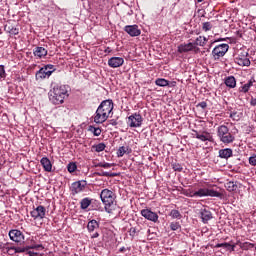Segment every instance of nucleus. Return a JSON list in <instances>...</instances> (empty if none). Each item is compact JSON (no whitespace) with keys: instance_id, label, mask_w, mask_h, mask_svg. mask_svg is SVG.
<instances>
[{"instance_id":"nucleus-3","label":"nucleus","mask_w":256,"mask_h":256,"mask_svg":"<svg viewBox=\"0 0 256 256\" xmlns=\"http://www.w3.org/2000/svg\"><path fill=\"white\" fill-rule=\"evenodd\" d=\"M217 137L224 145H231L235 141V135H233L226 125H220L217 128Z\"/></svg>"},{"instance_id":"nucleus-44","label":"nucleus","mask_w":256,"mask_h":256,"mask_svg":"<svg viewBox=\"0 0 256 256\" xmlns=\"http://www.w3.org/2000/svg\"><path fill=\"white\" fill-rule=\"evenodd\" d=\"M15 249H16V247L12 246V247L6 248V251H7L8 255H17V252L15 251Z\"/></svg>"},{"instance_id":"nucleus-26","label":"nucleus","mask_w":256,"mask_h":256,"mask_svg":"<svg viewBox=\"0 0 256 256\" xmlns=\"http://www.w3.org/2000/svg\"><path fill=\"white\" fill-rule=\"evenodd\" d=\"M89 233H93L95 229H99V222L97 220H90L87 225Z\"/></svg>"},{"instance_id":"nucleus-58","label":"nucleus","mask_w":256,"mask_h":256,"mask_svg":"<svg viewBox=\"0 0 256 256\" xmlns=\"http://www.w3.org/2000/svg\"><path fill=\"white\" fill-rule=\"evenodd\" d=\"M193 193H195V192H190L188 197H198V196H193Z\"/></svg>"},{"instance_id":"nucleus-17","label":"nucleus","mask_w":256,"mask_h":256,"mask_svg":"<svg viewBox=\"0 0 256 256\" xmlns=\"http://www.w3.org/2000/svg\"><path fill=\"white\" fill-rule=\"evenodd\" d=\"M125 63V60L121 57H112L108 60L109 67L112 69H117V67H121Z\"/></svg>"},{"instance_id":"nucleus-11","label":"nucleus","mask_w":256,"mask_h":256,"mask_svg":"<svg viewBox=\"0 0 256 256\" xmlns=\"http://www.w3.org/2000/svg\"><path fill=\"white\" fill-rule=\"evenodd\" d=\"M140 214L142 217H144V219H147V221H152V223H157V221H159V215H157L156 212L151 211L149 208L142 209Z\"/></svg>"},{"instance_id":"nucleus-15","label":"nucleus","mask_w":256,"mask_h":256,"mask_svg":"<svg viewBox=\"0 0 256 256\" xmlns=\"http://www.w3.org/2000/svg\"><path fill=\"white\" fill-rule=\"evenodd\" d=\"M109 119V116L105 114L101 109L97 108L95 115H94V123L100 125L101 123H105Z\"/></svg>"},{"instance_id":"nucleus-52","label":"nucleus","mask_w":256,"mask_h":256,"mask_svg":"<svg viewBox=\"0 0 256 256\" xmlns=\"http://www.w3.org/2000/svg\"><path fill=\"white\" fill-rule=\"evenodd\" d=\"M27 255L29 256H37V252H33V251H27Z\"/></svg>"},{"instance_id":"nucleus-54","label":"nucleus","mask_w":256,"mask_h":256,"mask_svg":"<svg viewBox=\"0 0 256 256\" xmlns=\"http://www.w3.org/2000/svg\"><path fill=\"white\" fill-rule=\"evenodd\" d=\"M217 41H227V39L226 38H219L218 40L212 42V45H213V43H217Z\"/></svg>"},{"instance_id":"nucleus-30","label":"nucleus","mask_w":256,"mask_h":256,"mask_svg":"<svg viewBox=\"0 0 256 256\" xmlns=\"http://www.w3.org/2000/svg\"><path fill=\"white\" fill-rule=\"evenodd\" d=\"M125 153H131V149L129 148V146H121L117 151V157H123Z\"/></svg>"},{"instance_id":"nucleus-60","label":"nucleus","mask_w":256,"mask_h":256,"mask_svg":"<svg viewBox=\"0 0 256 256\" xmlns=\"http://www.w3.org/2000/svg\"><path fill=\"white\" fill-rule=\"evenodd\" d=\"M93 167H95V165H99V163H97V161H93Z\"/></svg>"},{"instance_id":"nucleus-24","label":"nucleus","mask_w":256,"mask_h":256,"mask_svg":"<svg viewBox=\"0 0 256 256\" xmlns=\"http://www.w3.org/2000/svg\"><path fill=\"white\" fill-rule=\"evenodd\" d=\"M207 41H209V39L205 36L197 37L195 42L193 43L194 49H196V47H205V45H207Z\"/></svg>"},{"instance_id":"nucleus-64","label":"nucleus","mask_w":256,"mask_h":256,"mask_svg":"<svg viewBox=\"0 0 256 256\" xmlns=\"http://www.w3.org/2000/svg\"><path fill=\"white\" fill-rule=\"evenodd\" d=\"M26 247H35V245H30V246H26Z\"/></svg>"},{"instance_id":"nucleus-42","label":"nucleus","mask_w":256,"mask_h":256,"mask_svg":"<svg viewBox=\"0 0 256 256\" xmlns=\"http://www.w3.org/2000/svg\"><path fill=\"white\" fill-rule=\"evenodd\" d=\"M7 77V73L5 72V66L0 65V79H5Z\"/></svg>"},{"instance_id":"nucleus-29","label":"nucleus","mask_w":256,"mask_h":256,"mask_svg":"<svg viewBox=\"0 0 256 256\" xmlns=\"http://www.w3.org/2000/svg\"><path fill=\"white\" fill-rule=\"evenodd\" d=\"M88 131H89L90 133H93V136H94V137H99V135H101V133H102L101 128H99V127L96 128V127L93 126V125L88 126Z\"/></svg>"},{"instance_id":"nucleus-32","label":"nucleus","mask_w":256,"mask_h":256,"mask_svg":"<svg viewBox=\"0 0 256 256\" xmlns=\"http://www.w3.org/2000/svg\"><path fill=\"white\" fill-rule=\"evenodd\" d=\"M107 145L105 143H99L92 146V151H95L96 153H101V151H105V148Z\"/></svg>"},{"instance_id":"nucleus-4","label":"nucleus","mask_w":256,"mask_h":256,"mask_svg":"<svg viewBox=\"0 0 256 256\" xmlns=\"http://www.w3.org/2000/svg\"><path fill=\"white\" fill-rule=\"evenodd\" d=\"M55 65L47 64L40 68L35 74L36 81H43V79H49L53 73H55Z\"/></svg>"},{"instance_id":"nucleus-13","label":"nucleus","mask_w":256,"mask_h":256,"mask_svg":"<svg viewBox=\"0 0 256 256\" xmlns=\"http://www.w3.org/2000/svg\"><path fill=\"white\" fill-rule=\"evenodd\" d=\"M98 109H100L109 117V115H111V113L113 112V100L102 101L101 104L98 106Z\"/></svg>"},{"instance_id":"nucleus-35","label":"nucleus","mask_w":256,"mask_h":256,"mask_svg":"<svg viewBox=\"0 0 256 256\" xmlns=\"http://www.w3.org/2000/svg\"><path fill=\"white\" fill-rule=\"evenodd\" d=\"M91 205V199L90 198H84L80 202L81 209H88Z\"/></svg>"},{"instance_id":"nucleus-6","label":"nucleus","mask_w":256,"mask_h":256,"mask_svg":"<svg viewBox=\"0 0 256 256\" xmlns=\"http://www.w3.org/2000/svg\"><path fill=\"white\" fill-rule=\"evenodd\" d=\"M229 51V44H219L212 50V56L214 61H219L221 57H225Z\"/></svg>"},{"instance_id":"nucleus-12","label":"nucleus","mask_w":256,"mask_h":256,"mask_svg":"<svg viewBox=\"0 0 256 256\" xmlns=\"http://www.w3.org/2000/svg\"><path fill=\"white\" fill-rule=\"evenodd\" d=\"M9 237L11 241H14L15 243L25 242V235H23V232H21V230H17V229L10 230Z\"/></svg>"},{"instance_id":"nucleus-14","label":"nucleus","mask_w":256,"mask_h":256,"mask_svg":"<svg viewBox=\"0 0 256 256\" xmlns=\"http://www.w3.org/2000/svg\"><path fill=\"white\" fill-rule=\"evenodd\" d=\"M193 137H195L196 139H199V141H213V136L211 135V133L207 132V131H203V132H198L197 130H193Z\"/></svg>"},{"instance_id":"nucleus-18","label":"nucleus","mask_w":256,"mask_h":256,"mask_svg":"<svg viewBox=\"0 0 256 256\" xmlns=\"http://www.w3.org/2000/svg\"><path fill=\"white\" fill-rule=\"evenodd\" d=\"M200 217L202 219V222L207 224L211 219H213V214L208 209L204 208L200 210Z\"/></svg>"},{"instance_id":"nucleus-2","label":"nucleus","mask_w":256,"mask_h":256,"mask_svg":"<svg viewBox=\"0 0 256 256\" xmlns=\"http://www.w3.org/2000/svg\"><path fill=\"white\" fill-rule=\"evenodd\" d=\"M100 198L105 206V211L107 213H113V211H115V207H117V203L115 202V193L109 189H104L100 193Z\"/></svg>"},{"instance_id":"nucleus-7","label":"nucleus","mask_w":256,"mask_h":256,"mask_svg":"<svg viewBox=\"0 0 256 256\" xmlns=\"http://www.w3.org/2000/svg\"><path fill=\"white\" fill-rule=\"evenodd\" d=\"M192 196H198V197H223V194L220 192H217L213 189L208 188H200L199 190L195 191Z\"/></svg>"},{"instance_id":"nucleus-1","label":"nucleus","mask_w":256,"mask_h":256,"mask_svg":"<svg viewBox=\"0 0 256 256\" xmlns=\"http://www.w3.org/2000/svg\"><path fill=\"white\" fill-rule=\"evenodd\" d=\"M69 86L57 85L49 92V100L53 105H61L65 102V98L69 97Z\"/></svg>"},{"instance_id":"nucleus-57","label":"nucleus","mask_w":256,"mask_h":256,"mask_svg":"<svg viewBox=\"0 0 256 256\" xmlns=\"http://www.w3.org/2000/svg\"><path fill=\"white\" fill-rule=\"evenodd\" d=\"M95 167H103V162H99Z\"/></svg>"},{"instance_id":"nucleus-28","label":"nucleus","mask_w":256,"mask_h":256,"mask_svg":"<svg viewBox=\"0 0 256 256\" xmlns=\"http://www.w3.org/2000/svg\"><path fill=\"white\" fill-rule=\"evenodd\" d=\"M240 249L243 251H251V249H255V244L250 242H243L239 244Z\"/></svg>"},{"instance_id":"nucleus-45","label":"nucleus","mask_w":256,"mask_h":256,"mask_svg":"<svg viewBox=\"0 0 256 256\" xmlns=\"http://www.w3.org/2000/svg\"><path fill=\"white\" fill-rule=\"evenodd\" d=\"M249 164L252 165V167H256V154L249 158Z\"/></svg>"},{"instance_id":"nucleus-63","label":"nucleus","mask_w":256,"mask_h":256,"mask_svg":"<svg viewBox=\"0 0 256 256\" xmlns=\"http://www.w3.org/2000/svg\"><path fill=\"white\" fill-rule=\"evenodd\" d=\"M234 115H235V113H234V114H232V115H230V117H231V118H233V117H234Z\"/></svg>"},{"instance_id":"nucleus-34","label":"nucleus","mask_w":256,"mask_h":256,"mask_svg":"<svg viewBox=\"0 0 256 256\" xmlns=\"http://www.w3.org/2000/svg\"><path fill=\"white\" fill-rule=\"evenodd\" d=\"M169 217L172 219H182L183 215H181V212L179 210L173 209L169 213Z\"/></svg>"},{"instance_id":"nucleus-25","label":"nucleus","mask_w":256,"mask_h":256,"mask_svg":"<svg viewBox=\"0 0 256 256\" xmlns=\"http://www.w3.org/2000/svg\"><path fill=\"white\" fill-rule=\"evenodd\" d=\"M255 80H249L246 84L239 87V93H249V89L253 87Z\"/></svg>"},{"instance_id":"nucleus-27","label":"nucleus","mask_w":256,"mask_h":256,"mask_svg":"<svg viewBox=\"0 0 256 256\" xmlns=\"http://www.w3.org/2000/svg\"><path fill=\"white\" fill-rule=\"evenodd\" d=\"M5 31H7V33H9L10 35H19V28L13 25H6Z\"/></svg>"},{"instance_id":"nucleus-36","label":"nucleus","mask_w":256,"mask_h":256,"mask_svg":"<svg viewBox=\"0 0 256 256\" xmlns=\"http://www.w3.org/2000/svg\"><path fill=\"white\" fill-rule=\"evenodd\" d=\"M211 29H213V23H211V22H203L202 23V31H204V33L211 31Z\"/></svg>"},{"instance_id":"nucleus-8","label":"nucleus","mask_w":256,"mask_h":256,"mask_svg":"<svg viewBox=\"0 0 256 256\" xmlns=\"http://www.w3.org/2000/svg\"><path fill=\"white\" fill-rule=\"evenodd\" d=\"M127 125L131 128L141 127L143 125V116L139 113L131 114L127 119Z\"/></svg>"},{"instance_id":"nucleus-9","label":"nucleus","mask_w":256,"mask_h":256,"mask_svg":"<svg viewBox=\"0 0 256 256\" xmlns=\"http://www.w3.org/2000/svg\"><path fill=\"white\" fill-rule=\"evenodd\" d=\"M85 187H87V181L79 180L71 184L70 191L72 195H79V193H83V191H85Z\"/></svg>"},{"instance_id":"nucleus-43","label":"nucleus","mask_w":256,"mask_h":256,"mask_svg":"<svg viewBox=\"0 0 256 256\" xmlns=\"http://www.w3.org/2000/svg\"><path fill=\"white\" fill-rule=\"evenodd\" d=\"M29 250L31 249H36V251H43V249H45V247L43 246V244H35V247H28Z\"/></svg>"},{"instance_id":"nucleus-51","label":"nucleus","mask_w":256,"mask_h":256,"mask_svg":"<svg viewBox=\"0 0 256 256\" xmlns=\"http://www.w3.org/2000/svg\"><path fill=\"white\" fill-rule=\"evenodd\" d=\"M135 233H137V228L135 227L130 228V235L134 236Z\"/></svg>"},{"instance_id":"nucleus-41","label":"nucleus","mask_w":256,"mask_h":256,"mask_svg":"<svg viewBox=\"0 0 256 256\" xmlns=\"http://www.w3.org/2000/svg\"><path fill=\"white\" fill-rule=\"evenodd\" d=\"M172 169L174 171H178V173H181V171H183V166L179 163H173L172 164Z\"/></svg>"},{"instance_id":"nucleus-39","label":"nucleus","mask_w":256,"mask_h":256,"mask_svg":"<svg viewBox=\"0 0 256 256\" xmlns=\"http://www.w3.org/2000/svg\"><path fill=\"white\" fill-rule=\"evenodd\" d=\"M170 229L171 231H178V229H181V224L179 222H171Z\"/></svg>"},{"instance_id":"nucleus-20","label":"nucleus","mask_w":256,"mask_h":256,"mask_svg":"<svg viewBox=\"0 0 256 256\" xmlns=\"http://www.w3.org/2000/svg\"><path fill=\"white\" fill-rule=\"evenodd\" d=\"M40 163H41L44 171H46L47 173H51V171H53V164H51V160H49V158L43 157L40 160Z\"/></svg>"},{"instance_id":"nucleus-55","label":"nucleus","mask_w":256,"mask_h":256,"mask_svg":"<svg viewBox=\"0 0 256 256\" xmlns=\"http://www.w3.org/2000/svg\"><path fill=\"white\" fill-rule=\"evenodd\" d=\"M221 247H223L222 243H218V244L215 245V248H216V249H219V248H221Z\"/></svg>"},{"instance_id":"nucleus-5","label":"nucleus","mask_w":256,"mask_h":256,"mask_svg":"<svg viewBox=\"0 0 256 256\" xmlns=\"http://www.w3.org/2000/svg\"><path fill=\"white\" fill-rule=\"evenodd\" d=\"M234 61L240 67H249L251 65V60H249V52L245 50L240 51L235 57Z\"/></svg>"},{"instance_id":"nucleus-22","label":"nucleus","mask_w":256,"mask_h":256,"mask_svg":"<svg viewBox=\"0 0 256 256\" xmlns=\"http://www.w3.org/2000/svg\"><path fill=\"white\" fill-rule=\"evenodd\" d=\"M33 53L34 56L38 59H43V57H47V49L41 46L34 48Z\"/></svg>"},{"instance_id":"nucleus-33","label":"nucleus","mask_w":256,"mask_h":256,"mask_svg":"<svg viewBox=\"0 0 256 256\" xmlns=\"http://www.w3.org/2000/svg\"><path fill=\"white\" fill-rule=\"evenodd\" d=\"M225 188L227 189V191L232 193V191H235L236 189H238V186L236 182L230 181L225 184Z\"/></svg>"},{"instance_id":"nucleus-62","label":"nucleus","mask_w":256,"mask_h":256,"mask_svg":"<svg viewBox=\"0 0 256 256\" xmlns=\"http://www.w3.org/2000/svg\"><path fill=\"white\" fill-rule=\"evenodd\" d=\"M197 1H198V3H202L203 0H197Z\"/></svg>"},{"instance_id":"nucleus-59","label":"nucleus","mask_w":256,"mask_h":256,"mask_svg":"<svg viewBox=\"0 0 256 256\" xmlns=\"http://www.w3.org/2000/svg\"><path fill=\"white\" fill-rule=\"evenodd\" d=\"M124 251H125V247H122V248L119 249L120 253H123Z\"/></svg>"},{"instance_id":"nucleus-40","label":"nucleus","mask_w":256,"mask_h":256,"mask_svg":"<svg viewBox=\"0 0 256 256\" xmlns=\"http://www.w3.org/2000/svg\"><path fill=\"white\" fill-rule=\"evenodd\" d=\"M26 251H29V247L27 246H18L15 249L16 253H26Z\"/></svg>"},{"instance_id":"nucleus-31","label":"nucleus","mask_w":256,"mask_h":256,"mask_svg":"<svg viewBox=\"0 0 256 256\" xmlns=\"http://www.w3.org/2000/svg\"><path fill=\"white\" fill-rule=\"evenodd\" d=\"M155 85H157L158 87H168L169 81L165 78H157L155 80Z\"/></svg>"},{"instance_id":"nucleus-49","label":"nucleus","mask_w":256,"mask_h":256,"mask_svg":"<svg viewBox=\"0 0 256 256\" xmlns=\"http://www.w3.org/2000/svg\"><path fill=\"white\" fill-rule=\"evenodd\" d=\"M250 105H251L252 107H256V97H252V98L250 99Z\"/></svg>"},{"instance_id":"nucleus-21","label":"nucleus","mask_w":256,"mask_h":256,"mask_svg":"<svg viewBox=\"0 0 256 256\" xmlns=\"http://www.w3.org/2000/svg\"><path fill=\"white\" fill-rule=\"evenodd\" d=\"M218 157H220V159H229L230 157H233V149L231 148L220 149L218 152Z\"/></svg>"},{"instance_id":"nucleus-19","label":"nucleus","mask_w":256,"mask_h":256,"mask_svg":"<svg viewBox=\"0 0 256 256\" xmlns=\"http://www.w3.org/2000/svg\"><path fill=\"white\" fill-rule=\"evenodd\" d=\"M193 49H195L193 42H189L188 44H180L178 46V53H189V51H193Z\"/></svg>"},{"instance_id":"nucleus-48","label":"nucleus","mask_w":256,"mask_h":256,"mask_svg":"<svg viewBox=\"0 0 256 256\" xmlns=\"http://www.w3.org/2000/svg\"><path fill=\"white\" fill-rule=\"evenodd\" d=\"M236 245L233 244V241H230V246L228 247V251H235Z\"/></svg>"},{"instance_id":"nucleus-16","label":"nucleus","mask_w":256,"mask_h":256,"mask_svg":"<svg viewBox=\"0 0 256 256\" xmlns=\"http://www.w3.org/2000/svg\"><path fill=\"white\" fill-rule=\"evenodd\" d=\"M124 31L130 35V37H139L141 35V30L137 25L125 26Z\"/></svg>"},{"instance_id":"nucleus-50","label":"nucleus","mask_w":256,"mask_h":256,"mask_svg":"<svg viewBox=\"0 0 256 256\" xmlns=\"http://www.w3.org/2000/svg\"><path fill=\"white\" fill-rule=\"evenodd\" d=\"M222 247H223L224 249H229V247H231V243H230V242H229V243L224 242V243H222Z\"/></svg>"},{"instance_id":"nucleus-23","label":"nucleus","mask_w":256,"mask_h":256,"mask_svg":"<svg viewBox=\"0 0 256 256\" xmlns=\"http://www.w3.org/2000/svg\"><path fill=\"white\" fill-rule=\"evenodd\" d=\"M224 83L229 89H235L237 87V79L234 76H227L224 79Z\"/></svg>"},{"instance_id":"nucleus-61","label":"nucleus","mask_w":256,"mask_h":256,"mask_svg":"<svg viewBox=\"0 0 256 256\" xmlns=\"http://www.w3.org/2000/svg\"><path fill=\"white\" fill-rule=\"evenodd\" d=\"M240 243H242V242L238 241L235 245H239Z\"/></svg>"},{"instance_id":"nucleus-47","label":"nucleus","mask_w":256,"mask_h":256,"mask_svg":"<svg viewBox=\"0 0 256 256\" xmlns=\"http://www.w3.org/2000/svg\"><path fill=\"white\" fill-rule=\"evenodd\" d=\"M196 107H200L201 109H207V102L202 101L196 105Z\"/></svg>"},{"instance_id":"nucleus-10","label":"nucleus","mask_w":256,"mask_h":256,"mask_svg":"<svg viewBox=\"0 0 256 256\" xmlns=\"http://www.w3.org/2000/svg\"><path fill=\"white\" fill-rule=\"evenodd\" d=\"M46 213H47V209L45 208V206L39 205L30 212V215L32 219L37 220V219H45Z\"/></svg>"},{"instance_id":"nucleus-38","label":"nucleus","mask_w":256,"mask_h":256,"mask_svg":"<svg viewBox=\"0 0 256 256\" xmlns=\"http://www.w3.org/2000/svg\"><path fill=\"white\" fill-rule=\"evenodd\" d=\"M67 169L70 173H75L77 171V164L75 162H70L67 165Z\"/></svg>"},{"instance_id":"nucleus-37","label":"nucleus","mask_w":256,"mask_h":256,"mask_svg":"<svg viewBox=\"0 0 256 256\" xmlns=\"http://www.w3.org/2000/svg\"><path fill=\"white\" fill-rule=\"evenodd\" d=\"M96 175H98V177H117L119 174L111 172H97Z\"/></svg>"},{"instance_id":"nucleus-46","label":"nucleus","mask_w":256,"mask_h":256,"mask_svg":"<svg viewBox=\"0 0 256 256\" xmlns=\"http://www.w3.org/2000/svg\"><path fill=\"white\" fill-rule=\"evenodd\" d=\"M114 166H115V164L108 163V162H103V164H102L103 169H111V167H114Z\"/></svg>"},{"instance_id":"nucleus-53","label":"nucleus","mask_w":256,"mask_h":256,"mask_svg":"<svg viewBox=\"0 0 256 256\" xmlns=\"http://www.w3.org/2000/svg\"><path fill=\"white\" fill-rule=\"evenodd\" d=\"M91 237L92 239H97V237H99V232H95Z\"/></svg>"},{"instance_id":"nucleus-56","label":"nucleus","mask_w":256,"mask_h":256,"mask_svg":"<svg viewBox=\"0 0 256 256\" xmlns=\"http://www.w3.org/2000/svg\"><path fill=\"white\" fill-rule=\"evenodd\" d=\"M111 49L109 48V47H107L106 49H105V53H111Z\"/></svg>"}]
</instances>
